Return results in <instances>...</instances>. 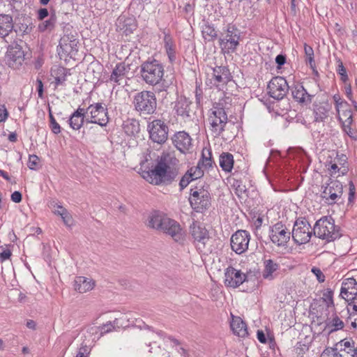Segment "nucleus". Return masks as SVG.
<instances>
[{"mask_svg": "<svg viewBox=\"0 0 357 357\" xmlns=\"http://www.w3.org/2000/svg\"><path fill=\"white\" fill-rule=\"evenodd\" d=\"M172 160L169 155H162L151 169L142 173V177L153 185L170 183L177 175L176 169L171 165Z\"/></svg>", "mask_w": 357, "mask_h": 357, "instance_id": "nucleus-1", "label": "nucleus"}, {"mask_svg": "<svg viewBox=\"0 0 357 357\" xmlns=\"http://www.w3.org/2000/svg\"><path fill=\"white\" fill-rule=\"evenodd\" d=\"M142 79L149 85L155 86L160 84L164 77L163 65L156 59H149L140 66Z\"/></svg>", "mask_w": 357, "mask_h": 357, "instance_id": "nucleus-2", "label": "nucleus"}, {"mask_svg": "<svg viewBox=\"0 0 357 357\" xmlns=\"http://www.w3.org/2000/svg\"><path fill=\"white\" fill-rule=\"evenodd\" d=\"M315 236L327 242L333 241L340 236L339 227L335 225L331 217L325 216L317 220L314 226Z\"/></svg>", "mask_w": 357, "mask_h": 357, "instance_id": "nucleus-3", "label": "nucleus"}, {"mask_svg": "<svg viewBox=\"0 0 357 357\" xmlns=\"http://www.w3.org/2000/svg\"><path fill=\"white\" fill-rule=\"evenodd\" d=\"M132 104L135 109L141 114H152L157 107L155 95L150 91H142L137 93L134 96Z\"/></svg>", "mask_w": 357, "mask_h": 357, "instance_id": "nucleus-4", "label": "nucleus"}, {"mask_svg": "<svg viewBox=\"0 0 357 357\" xmlns=\"http://www.w3.org/2000/svg\"><path fill=\"white\" fill-rule=\"evenodd\" d=\"M228 118L225 109L220 104H215L210 109L208 121L210 125V130L215 136H219L225 129Z\"/></svg>", "mask_w": 357, "mask_h": 357, "instance_id": "nucleus-5", "label": "nucleus"}, {"mask_svg": "<svg viewBox=\"0 0 357 357\" xmlns=\"http://www.w3.org/2000/svg\"><path fill=\"white\" fill-rule=\"evenodd\" d=\"M189 201L192 208L201 213L211 206V195L204 188L195 187L190 189Z\"/></svg>", "mask_w": 357, "mask_h": 357, "instance_id": "nucleus-6", "label": "nucleus"}, {"mask_svg": "<svg viewBox=\"0 0 357 357\" xmlns=\"http://www.w3.org/2000/svg\"><path fill=\"white\" fill-rule=\"evenodd\" d=\"M85 112L88 115V117L86 118L87 123H96L104 127L109 122L107 108L101 102L90 105L85 109Z\"/></svg>", "mask_w": 357, "mask_h": 357, "instance_id": "nucleus-7", "label": "nucleus"}, {"mask_svg": "<svg viewBox=\"0 0 357 357\" xmlns=\"http://www.w3.org/2000/svg\"><path fill=\"white\" fill-rule=\"evenodd\" d=\"M313 229L308 221L303 218H298L294 225L291 236L298 245L307 243L310 240Z\"/></svg>", "mask_w": 357, "mask_h": 357, "instance_id": "nucleus-8", "label": "nucleus"}, {"mask_svg": "<svg viewBox=\"0 0 357 357\" xmlns=\"http://www.w3.org/2000/svg\"><path fill=\"white\" fill-rule=\"evenodd\" d=\"M207 74L210 84L219 90H223L232 78L229 70L226 66L211 68Z\"/></svg>", "mask_w": 357, "mask_h": 357, "instance_id": "nucleus-9", "label": "nucleus"}, {"mask_svg": "<svg viewBox=\"0 0 357 357\" xmlns=\"http://www.w3.org/2000/svg\"><path fill=\"white\" fill-rule=\"evenodd\" d=\"M164 234L169 236L174 241L183 245L186 241V232L181 225L174 219L167 218L161 230Z\"/></svg>", "mask_w": 357, "mask_h": 357, "instance_id": "nucleus-10", "label": "nucleus"}, {"mask_svg": "<svg viewBox=\"0 0 357 357\" xmlns=\"http://www.w3.org/2000/svg\"><path fill=\"white\" fill-rule=\"evenodd\" d=\"M150 139L155 143L162 144L167 139L168 127L160 119H155L148 124Z\"/></svg>", "mask_w": 357, "mask_h": 357, "instance_id": "nucleus-11", "label": "nucleus"}, {"mask_svg": "<svg viewBox=\"0 0 357 357\" xmlns=\"http://www.w3.org/2000/svg\"><path fill=\"white\" fill-rule=\"evenodd\" d=\"M190 233L194 245L202 252L210 238L208 230L199 222H193L190 227Z\"/></svg>", "mask_w": 357, "mask_h": 357, "instance_id": "nucleus-12", "label": "nucleus"}, {"mask_svg": "<svg viewBox=\"0 0 357 357\" xmlns=\"http://www.w3.org/2000/svg\"><path fill=\"white\" fill-rule=\"evenodd\" d=\"M239 40L240 34L238 30L234 27H229L220 38V45L225 53H231L236 51Z\"/></svg>", "mask_w": 357, "mask_h": 357, "instance_id": "nucleus-13", "label": "nucleus"}, {"mask_svg": "<svg viewBox=\"0 0 357 357\" xmlns=\"http://www.w3.org/2000/svg\"><path fill=\"white\" fill-rule=\"evenodd\" d=\"M289 86L287 80L280 76L271 79L268 84V94L275 100L282 99L287 93Z\"/></svg>", "mask_w": 357, "mask_h": 357, "instance_id": "nucleus-14", "label": "nucleus"}, {"mask_svg": "<svg viewBox=\"0 0 357 357\" xmlns=\"http://www.w3.org/2000/svg\"><path fill=\"white\" fill-rule=\"evenodd\" d=\"M250 241V234L248 231L238 230L231 237V248L238 255L243 254L248 249Z\"/></svg>", "mask_w": 357, "mask_h": 357, "instance_id": "nucleus-15", "label": "nucleus"}, {"mask_svg": "<svg viewBox=\"0 0 357 357\" xmlns=\"http://www.w3.org/2000/svg\"><path fill=\"white\" fill-rule=\"evenodd\" d=\"M269 236L274 244L284 246L290 239L291 232L284 224L278 222L271 227Z\"/></svg>", "mask_w": 357, "mask_h": 357, "instance_id": "nucleus-16", "label": "nucleus"}, {"mask_svg": "<svg viewBox=\"0 0 357 357\" xmlns=\"http://www.w3.org/2000/svg\"><path fill=\"white\" fill-rule=\"evenodd\" d=\"M160 38L162 39V47L168 57V60L171 63H173L176 59L177 47L169 30H162Z\"/></svg>", "mask_w": 357, "mask_h": 357, "instance_id": "nucleus-17", "label": "nucleus"}, {"mask_svg": "<svg viewBox=\"0 0 357 357\" xmlns=\"http://www.w3.org/2000/svg\"><path fill=\"white\" fill-rule=\"evenodd\" d=\"M174 146L183 153H187L192 148V139L190 135L185 131L176 132L172 137Z\"/></svg>", "mask_w": 357, "mask_h": 357, "instance_id": "nucleus-18", "label": "nucleus"}, {"mask_svg": "<svg viewBox=\"0 0 357 357\" xmlns=\"http://www.w3.org/2000/svg\"><path fill=\"white\" fill-rule=\"evenodd\" d=\"M245 275L231 266L228 267L225 273V284L227 287H237L245 280Z\"/></svg>", "mask_w": 357, "mask_h": 357, "instance_id": "nucleus-19", "label": "nucleus"}, {"mask_svg": "<svg viewBox=\"0 0 357 357\" xmlns=\"http://www.w3.org/2000/svg\"><path fill=\"white\" fill-rule=\"evenodd\" d=\"M24 59V54L21 47L17 44L10 45L7 51V62L10 67L17 68Z\"/></svg>", "mask_w": 357, "mask_h": 357, "instance_id": "nucleus-20", "label": "nucleus"}, {"mask_svg": "<svg viewBox=\"0 0 357 357\" xmlns=\"http://www.w3.org/2000/svg\"><path fill=\"white\" fill-rule=\"evenodd\" d=\"M343 192L342 184L338 181H331L323 191V197L331 203H335Z\"/></svg>", "mask_w": 357, "mask_h": 357, "instance_id": "nucleus-21", "label": "nucleus"}, {"mask_svg": "<svg viewBox=\"0 0 357 357\" xmlns=\"http://www.w3.org/2000/svg\"><path fill=\"white\" fill-rule=\"evenodd\" d=\"M192 102L184 96L178 97L174 102V110L185 121L190 119Z\"/></svg>", "mask_w": 357, "mask_h": 357, "instance_id": "nucleus-22", "label": "nucleus"}, {"mask_svg": "<svg viewBox=\"0 0 357 357\" xmlns=\"http://www.w3.org/2000/svg\"><path fill=\"white\" fill-rule=\"evenodd\" d=\"M340 296L349 302L357 296V282L353 278L345 279L341 286Z\"/></svg>", "mask_w": 357, "mask_h": 357, "instance_id": "nucleus-23", "label": "nucleus"}, {"mask_svg": "<svg viewBox=\"0 0 357 357\" xmlns=\"http://www.w3.org/2000/svg\"><path fill=\"white\" fill-rule=\"evenodd\" d=\"M280 265L275 261L268 259L264 260L262 277L264 280L271 281L279 275Z\"/></svg>", "mask_w": 357, "mask_h": 357, "instance_id": "nucleus-24", "label": "nucleus"}, {"mask_svg": "<svg viewBox=\"0 0 357 357\" xmlns=\"http://www.w3.org/2000/svg\"><path fill=\"white\" fill-rule=\"evenodd\" d=\"M131 317L130 314H123L122 317L119 318H116L114 320V324H115L116 328H124L126 327H129L131 324L135 325V326L140 328V329H149L150 327L146 325L142 320L135 319V322L134 321H131Z\"/></svg>", "mask_w": 357, "mask_h": 357, "instance_id": "nucleus-25", "label": "nucleus"}, {"mask_svg": "<svg viewBox=\"0 0 357 357\" xmlns=\"http://www.w3.org/2000/svg\"><path fill=\"white\" fill-rule=\"evenodd\" d=\"M129 70L128 66H126L124 63H117L111 73L109 82L115 86L122 84Z\"/></svg>", "mask_w": 357, "mask_h": 357, "instance_id": "nucleus-26", "label": "nucleus"}, {"mask_svg": "<svg viewBox=\"0 0 357 357\" xmlns=\"http://www.w3.org/2000/svg\"><path fill=\"white\" fill-rule=\"evenodd\" d=\"M203 175L204 170L201 169L200 166L192 167L180 180L179 186L181 190H183L191 181L201 178Z\"/></svg>", "mask_w": 357, "mask_h": 357, "instance_id": "nucleus-27", "label": "nucleus"}, {"mask_svg": "<svg viewBox=\"0 0 357 357\" xmlns=\"http://www.w3.org/2000/svg\"><path fill=\"white\" fill-rule=\"evenodd\" d=\"M168 216L162 212L155 211L151 212L147 219V225L149 227L161 231L165 221L167 219Z\"/></svg>", "mask_w": 357, "mask_h": 357, "instance_id": "nucleus-28", "label": "nucleus"}, {"mask_svg": "<svg viewBox=\"0 0 357 357\" xmlns=\"http://www.w3.org/2000/svg\"><path fill=\"white\" fill-rule=\"evenodd\" d=\"M291 90L292 96L296 102L305 105L311 102L312 96L307 92L303 85L295 84Z\"/></svg>", "mask_w": 357, "mask_h": 357, "instance_id": "nucleus-29", "label": "nucleus"}, {"mask_svg": "<svg viewBox=\"0 0 357 357\" xmlns=\"http://www.w3.org/2000/svg\"><path fill=\"white\" fill-rule=\"evenodd\" d=\"M95 287V281L91 278L77 276L74 280V289L79 293L84 294L92 290Z\"/></svg>", "mask_w": 357, "mask_h": 357, "instance_id": "nucleus-30", "label": "nucleus"}, {"mask_svg": "<svg viewBox=\"0 0 357 357\" xmlns=\"http://www.w3.org/2000/svg\"><path fill=\"white\" fill-rule=\"evenodd\" d=\"M86 112L85 109L79 107L75 111L69 119V125L73 130H79L83 126L84 122L86 121Z\"/></svg>", "mask_w": 357, "mask_h": 357, "instance_id": "nucleus-31", "label": "nucleus"}, {"mask_svg": "<svg viewBox=\"0 0 357 357\" xmlns=\"http://www.w3.org/2000/svg\"><path fill=\"white\" fill-rule=\"evenodd\" d=\"M230 326L236 335L240 337H245L248 335L247 325L241 317L232 316Z\"/></svg>", "mask_w": 357, "mask_h": 357, "instance_id": "nucleus-32", "label": "nucleus"}, {"mask_svg": "<svg viewBox=\"0 0 357 357\" xmlns=\"http://www.w3.org/2000/svg\"><path fill=\"white\" fill-rule=\"evenodd\" d=\"M13 29V17L8 15H0V38H6L12 32Z\"/></svg>", "mask_w": 357, "mask_h": 357, "instance_id": "nucleus-33", "label": "nucleus"}, {"mask_svg": "<svg viewBox=\"0 0 357 357\" xmlns=\"http://www.w3.org/2000/svg\"><path fill=\"white\" fill-rule=\"evenodd\" d=\"M336 348L354 356L356 346L354 340L351 338H344L336 344Z\"/></svg>", "mask_w": 357, "mask_h": 357, "instance_id": "nucleus-34", "label": "nucleus"}, {"mask_svg": "<svg viewBox=\"0 0 357 357\" xmlns=\"http://www.w3.org/2000/svg\"><path fill=\"white\" fill-rule=\"evenodd\" d=\"M220 167L225 172H230L234 166V157L231 153H222L219 158Z\"/></svg>", "mask_w": 357, "mask_h": 357, "instance_id": "nucleus-35", "label": "nucleus"}, {"mask_svg": "<svg viewBox=\"0 0 357 357\" xmlns=\"http://www.w3.org/2000/svg\"><path fill=\"white\" fill-rule=\"evenodd\" d=\"M123 128L125 132L129 136H134L139 132V123L135 119H128L124 121Z\"/></svg>", "mask_w": 357, "mask_h": 357, "instance_id": "nucleus-36", "label": "nucleus"}, {"mask_svg": "<svg viewBox=\"0 0 357 357\" xmlns=\"http://www.w3.org/2000/svg\"><path fill=\"white\" fill-rule=\"evenodd\" d=\"M67 69L63 67H56L52 70V75L54 78L55 86L62 85L66 81Z\"/></svg>", "mask_w": 357, "mask_h": 357, "instance_id": "nucleus-37", "label": "nucleus"}, {"mask_svg": "<svg viewBox=\"0 0 357 357\" xmlns=\"http://www.w3.org/2000/svg\"><path fill=\"white\" fill-rule=\"evenodd\" d=\"M337 112L338 119L342 123V125L353 123V113L349 104L347 107L341 109V110L337 111Z\"/></svg>", "mask_w": 357, "mask_h": 357, "instance_id": "nucleus-38", "label": "nucleus"}, {"mask_svg": "<svg viewBox=\"0 0 357 357\" xmlns=\"http://www.w3.org/2000/svg\"><path fill=\"white\" fill-rule=\"evenodd\" d=\"M77 45V42L76 40H73L68 42L66 41L65 39H63L60 43V47L63 52L65 54L70 56L74 55L78 51Z\"/></svg>", "mask_w": 357, "mask_h": 357, "instance_id": "nucleus-39", "label": "nucleus"}, {"mask_svg": "<svg viewBox=\"0 0 357 357\" xmlns=\"http://www.w3.org/2000/svg\"><path fill=\"white\" fill-rule=\"evenodd\" d=\"M56 22V15L54 13H52L48 20L42 22L38 24V29L41 32H44L45 31H51L54 28Z\"/></svg>", "mask_w": 357, "mask_h": 357, "instance_id": "nucleus-40", "label": "nucleus"}, {"mask_svg": "<svg viewBox=\"0 0 357 357\" xmlns=\"http://www.w3.org/2000/svg\"><path fill=\"white\" fill-rule=\"evenodd\" d=\"M327 326L331 328V331H336L344 328V322L335 314L327 319Z\"/></svg>", "mask_w": 357, "mask_h": 357, "instance_id": "nucleus-41", "label": "nucleus"}, {"mask_svg": "<svg viewBox=\"0 0 357 357\" xmlns=\"http://www.w3.org/2000/svg\"><path fill=\"white\" fill-rule=\"evenodd\" d=\"M328 115V109L324 105H316L314 109V121L322 122Z\"/></svg>", "mask_w": 357, "mask_h": 357, "instance_id": "nucleus-42", "label": "nucleus"}, {"mask_svg": "<svg viewBox=\"0 0 357 357\" xmlns=\"http://www.w3.org/2000/svg\"><path fill=\"white\" fill-rule=\"evenodd\" d=\"M212 164L211 152L208 149H204L202 160L199 161L197 166H200L202 169L203 167L206 169L212 167Z\"/></svg>", "mask_w": 357, "mask_h": 357, "instance_id": "nucleus-43", "label": "nucleus"}, {"mask_svg": "<svg viewBox=\"0 0 357 357\" xmlns=\"http://www.w3.org/2000/svg\"><path fill=\"white\" fill-rule=\"evenodd\" d=\"M202 33L204 38L208 41L213 40L217 36L214 27L209 24H204L202 26Z\"/></svg>", "mask_w": 357, "mask_h": 357, "instance_id": "nucleus-44", "label": "nucleus"}, {"mask_svg": "<svg viewBox=\"0 0 357 357\" xmlns=\"http://www.w3.org/2000/svg\"><path fill=\"white\" fill-rule=\"evenodd\" d=\"M304 52L305 54V61L310 64L311 68H313L315 65L313 49L310 45L305 44Z\"/></svg>", "mask_w": 357, "mask_h": 357, "instance_id": "nucleus-45", "label": "nucleus"}, {"mask_svg": "<svg viewBox=\"0 0 357 357\" xmlns=\"http://www.w3.org/2000/svg\"><path fill=\"white\" fill-rule=\"evenodd\" d=\"M333 99L335 102V107L336 111H339V110H341V109H344V108L347 107V105L349 104L347 101L342 99L339 94H335L333 96Z\"/></svg>", "mask_w": 357, "mask_h": 357, "instance_id": "nucleus-46", "label": "nucleus"}, {"mask_svg": "<svg viewBox=\"0 0 357 357\" xmlns=\"http://www.w3.org/2000/svg\"><path fill=\"white\" fill-rule=\"evenodd\" d=\"M352 124L342 125L344 132L353 140H357V130L351 127Z\"/></svg>", "mask_w": 357, "mask_h": 357, "instance_id": "nucleus-47", "label": "nucleus"}, {"mask_svg": "<svg viewBox=\"0 0 357 357\" xmlns=\"http://www.w3.org/2000/svg\"><path fill=\"white\" fill-rule=\"evenodd\" d=\"M297 154L301 158L302 162V168L304 172L306 171L307 166L310 164V160L307 154L302 149L297 150Z\"/></svg>", "mask_w": 357, "mask_h": 357, "instance_id": "nucleus-48", "label": "nucleus"}, {"mask_svg": "<svg viewBox=\"0 0 357 357\" xmlns=\"http://www.w3.org/2000/svg\"><path fill=\"white\" fill-rule=\"evenodd\" d=\"M243 5L245 15L248 18L253 17L255 15L253 13V11L252 10L251 1L250 0H245L243 1Z\"/></svg>", "mask_w": 357, "mask_h": 357, "instance_id": "nucleus-49", "label": "nucleus"}, {"mask_svg": "<svg viewBox=\"0 0 357 357\" xmlns=\"http://www.w3.org/2000/svg\"><path fill=\"white\" fill-rule=\"evenodd\" d=\"M38 160L39 158L36 155H29L28 167L30 169H37L38 167Z\"/></svg>", "mask_w": 357, "mask_h": 357, "instance_id": "nucleus-50", "label": "nucleus"}, {"mask_svg": "<svg viewBox=\"0 0 357 357\" xmlns=\"http://www.w3.org/2000/svg\"><path fill=\"white\" fill-rule=\"evenodd\" d=\"M311 272L316 276L319 282L325 281V275L319 268L314 266L312 268Z\"/></svg>", "mask_w": 357, "mask_h": 357, "instance_id": "nucleus-51", "label": "nucleus"}, {"mask_svg": "<svg viewBox=\"0 0 357 357\" xmlns=\"http://www.w3.org/2000/svg\"><path fill=\"white\" fill-rule=\"evenodd\" d=\"M89 347L86 344H82V346L79 348V350L75 357H89Z\"/></svg>", "mask_w": 357, "mask_h": 357, "instance_id": "nucleus-52", "label": "nucleus"}, {"mask_svg": "<svg viewBox=\"0 0 357 357\" xmlns=\"http://www.w3.org/2000/svg\"><path fill=\"white\" fill-rule=\"evenodd\" d=\"M333 291L331 290H327L324 294V300L328 307L333 305Z\"/></svg>", "mask_w": 357, "mask_h": 357, "instance_id": "nucleus-53", "label": "nucleus"}, {"mask_svg": "<svg viewBox=\"0 0 357 357\" xmlns=\"http://www.w3.org/2000/svg\"><path fill=\"white\" fill-rule=\"evenodd\" d=\"M115 324H114V321L112 322H108L106 324H104L101 328V333H109L114 330H117Z\"/></svg>", "mask_w": 357, "mask_h": 357, "instance_id": "nucleus-54", "label": "nucleus"}, {"mask_svg": "<svg viewBox=\"0 0 357 357\" xmlns=\"http://www.w3.org/2000/svg\"><path fill=\"white\" fill-rule=\"evenodd\" d=\"M61 217L66 226L71 227L73 225V220L68 211L64 213H61Z\"/></svg>", "mask_w": 357, "mask_h": 357, "instance_id": "nucleus-55", "label": "nucleus"}, {"mask_svg": "<svg viewBox=\"0 0 357 357\" xmlns=\"http://www.w3.org/2000/svg\"><path fill=\"white\" fill-rule=\"evenodd\" d=\"M157 335L162 339H168L169 341H171L173 343V346H178L180 344V342L178 340L174 338L172 336H167L162 331H158L157 332Z\"/></svg>", "mask_w": 357, "mask_h": 357, "instance_id": "nucleus-56", "label": "nucleus"}, {"mask_svg": "<svg viewBox=\"0 0 357 357\" xmlns=\"http://www.w3.org/2000/svg\"><path fill=\"white\" fill-rule=\"evenodd\" d=\"M355 191L356 188L354 183L350 181L349 183V197H348V201L349 203H351L354 202L355 198Z\"/></svg>", "mask_w": 357, "mask_h": 357, "instance_id": "nucleus-57", "label": "nucleus"}, {"mask_svg": "<svg viewBox=\"0 0 357 357\" xmlns=\"http://www.w3.org/2000/svg\"><path fill=\"white\" fill-rule=\"evenodd\" d=\"M11 255V252L8 249H4L3 248H0V257L2 260H6L9 259Z\"/></svg>", "mask_w": 357, "mask_h": 357, "instance_id": "nucleus-58", "label": "nucleus"}, {"mask_svg": "<svg viewBox=\"0 0 357 357\" xmlns=\"http://www.w3.org/2000/svg\"><path fill=\"white\" fill-rule=\"evenodd\" d=\"M48 15L49 13L47 8H40L38 11V19L39 20H43Z\"/></svg>", "mask_w": 357, "mask_h": 357, "instance_id": "nucleus-59", "label": "nucleus"}, {"mask_svg": "<svg viewBox=\"0 0 357 357\" xmlns=\"http://www.w3.org/2000/svg\"><path fill=\"white\" fill-rule=\"evenodd\" d=\"M333 348L328 347L324 350L320 357H335Z\"/></svg>", "mask_w": 357, "mask_h": 357, "instance_id": "nucleus-60", "label": "nucleus"}, {"mask_svg": "<svg viewBox=\"0 0 357 357\" xmlns=\"http://www.w3.org/2000/svg\"><path fill=\"white\" fill-rule=\"evenodd\" d=\"M11 200L15 203H20L22 201V194L18 191H15L11 195Z\"/></svg>", "mask_w": 357, "mask_h": 357, "instance_id": "nucleus-61", "label": "nucleus"}, {"mask_svg": "<svg viewBox=\"0 0 357 357\" xmlns=\"http://www.w3.org/2000/svg\"><path fill=\"white\" fill-rule=\"evenodd\" d=\"M50 128L54 134H59L61 132V127L56 121L53 123H50Z\"/></svg>", "mask_w": 357, "mask_h": 357, "instance_id": "nucleus-62", "label": "nucleus"}, {"mask_svg": "<svg viewBox=\"0 0 357 357\" xmlns=\"http://www.w3.org/2000/svg\"><path fill=\"white\" fill-rule=\"evenodd\" d=\"M337 63H338V65H337V73L340 75L346 73L347 70H346V69H345L342 62L341 61V60L338 59Z\"/></svg>", "mask_w": 357, "mask_h": 357, "instance_id": "nucleus-63", "label": "nucleus"}, {"mask_svg": "<svg viewBox=\"0 0 357 357\" xmlns=\"http://www.w3.org/2000/svg\"><path fill=\"white\" fill-rule=\"evenodd\" d=\"M275 62L279 66L284 65L286 62V57L282 54H279L275 58Z\"/></svg>", "mask_w": 357, "mask_h": 357, "instance_id": "nucleus-64", "label": "nucleus"}]
</instances>
